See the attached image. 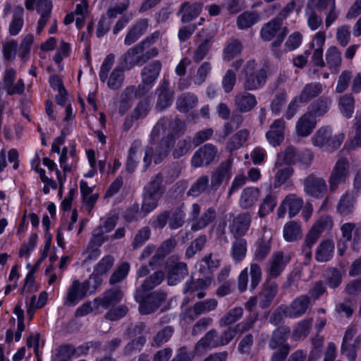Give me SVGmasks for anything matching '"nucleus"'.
<instances>
[{
	"label": "nucleus",
	"instance_id": "6e6552de",
	"mask_svg": "<svg viewBox=\"0 0 361 361\" xmlns=\"http://www.w3.org/2000/svg\"><path fill=\"white\" fill-rule=\"evenodd\" d=\"M161 69L159 61H154L141 70L142 84L139 85L141 94L148 92L157 80Z\"/></svg>",
	"mask_w": 361,
	"mask_h": 361
},
{
	"label": "nucleus",
	"instance_id": "a878e982",
	"mask_svg": "<svg viewBox=\"0 0 361 361\" xmlns=\"http://www.w3.org/2000/svg\"><path fill=\"white\" fill-rule=\"evenodd\" d=\"M233 163V159L228 158L225 161L221 163L217 169L212 173L211 178V187L213 190H217L226 178L230 177V170Z\"/></svg>",
	"mask_w": 361,
	"mask_h": 361
},
{
	"label": "nucleus",
	"instance_id": "79ce46f5",
	"mask_svg": "<svg viewBox=\"0 0 361 361\" xmlns=\"http://www.w3.org/2000/svg\"><path fill=\"white\" fill-rule=\"evenodd\" d=\"M216 217V212L214 208L209 207L207 209L191 226L192 231H198L206 228L209 224L213 222Z\"/></svg>",
	"mask_w": 361,
	"mask_h": 361
},
{
	"label": "nucleus",
	"instance_id": "de8ad7c7",
	"mask_svg": "<svg viewBox=\"0 0 361 361\" xmlns=\"http://www.w3.org/2000/svg\"><path fill=\"white\" fill-rule=\"evenodd\" d=\"M249 135V131L246 129L238 131L228 141L226 147V149L228 152H232L239 149L247 141Z\"/></svg>",
	"mask_w": 361,
	"mask_h": 361
},
{
	"label": "nucleus",
	"instance_id": "864d4df0",
	"mask_svg": "<svg viewBox=\"0 0 361 361\" xmlns=\"http://www.w3.org/2000/svg\"><path fill=\"white\" fill-rule=\"evenodd\" d=\"M258 13L252 11H245L237 18V25L240 30L247 29L258 22Z\"/></svg>",
	"mask_w": 361,
	"mask_h": 361
},
{
	"label": "nucleus",
	"instance_id": "58836bf2",
	"mask_svg": "<svg viewBox=\"0 0 361 361\" xmlns=\"http://www.w3.org/2000/svg\"><path fill=\"white\" fill-rule=\"evenodd\" d=\"M326 64L334 73H338L341 66L342 58L339 49L336 46L328 48L325 55Z\"/></svg>",
	"mask_w": 361,
	"mask_h": 361
},
{
	"label": "nucleus",
	"instance_id": "393cba45",
	"mask_svg": "<svg viewBox=\"0 0 361 361\" xmlns=\"http://www.w3.org/2000/svg\"><path fill=\"white\" fill-rule=\"evenodd\" d=\"M317 125V119L306 111L298 120L295 125L296 133L300 137L309 136Z\"/></svg>",
	"mask_w": 361,
	"mask_h": 361
},
{
	"label": "nucleus",
	"instance_id": "603ef678",
	"mask_svg": "<svg viewBox=\"0 0 361 361\" xmlns=\"http://www.w3.org/2000/svg\"><path fill=\"white\" fill-rule=\"evenodd\" d=\"M361 345V338L357 336L353 341L341 344V352L349 361H355L357 357V350Z\"/></svg>",
	"mask_w": 361,
	"mask_h": 361
},
{
	"label": "nucleus",
	"instance_id": "412c9836",
	"mask_svg": "<svg viewBox=\"0 0 361 361\" xmlns=\"http://www.w3.org/2000/svg\"><path fill=\"white\" fill-rule=\"evenodd\" d=\"M176 137L172 133H167L161 139L154 154L155 164L161 162L174 147Z\"/></svg>",
	"mask_w": 361,
	"mask_h": 361
},
{
	"label": "nucleus",
	"instance_id": "c9c22d12",
	"mask_svg": "<svg viewBox=\"0 0 361 361\" xmlns=\"http://www.w3.org/2000/svg\"><path fill=\"white\" fill-rule=\"evenodd\" d=\"M247 243L245 238H235L231 248V256L235 264L241 262L246 256Z\"/></svg>",
	"mask_w": 361,
	"mask_h": 361
},
{
	"label": "nucleus",
	"instance_id": "7c9ffc66",
	"mask_svg": "<svg viewBox=\"0 0 361 361\" xmlns=\"http://www.w3.org/2000/svg\"><path fill=\"white\" fill-rule=\"evenodd\" d=\"M323 90V85L320 82H312L305 85L298 95L301 104H307L316 98L322 93Z\"/></svg>",
	"mask_w": 361,
	"mask_h": 361
},
{
	"label": "nucleus",
	"instance_id": "680f3d73",
	"mask_svg": "<svg viewBox=\"0 0 361 361\" xmlns=\"http://www.w3.org/2000/svg\"><path fill=\"white\" fill-rule=\"evenodd\" d=\"M324 279L327 286L330 288L334 289L341 285L343 279V275L337 269L330 268L326 271Z\"/></svg>",
	"mask_w": 361,
	"mask_h": 361
},
{
	"label": "nucleus",
	"instance_id": "ddd939ff",
	"mask_svg": "<svg viewBox=\"0 0 361 361\" xmlns=\"http://www.w3.org/2000/svg\"><path fill=\"white\" fill-rule=\"evenodd\" d=\"M166 293L162 290L154 291L148 295L140 303L139 312L142 314L154 312L166 299Z\"/></svg>",
	"mask_w": 361,
	"mask_h": 361
},
{
	"label": "nucleus",
	"instance_id": "5701e85b",
	"mask_svg": "<svg viewBox=\"0 0 361 361\" xmlns=\"http://www.w3.org/2000/svg\"><path fill=\"white\" fill-rule=\"evenodd\" d=\"M234 103L240 113H247L252 110L257 104L256 97L247 92H240L235 94Z\"/></svg>",
	"mask_w": 361,
	"mask_h": 361
},
{
	"label": "nucleus",
	"instance_id": "6e6d98bb",
	"mask_svg": "<svg viewBox=\"0 0 361 361\" xmlns=\"http://www.w3.org/2000/svg\"><path fill=\"white\" fill-rule=\"evenodd\" d=\"M162 173H159L152 178L148 184L145 187L144 192L162 197L164 192V188L162 187Z\"/></svg>",
	"mask_w": 361,
	"mask_h": 361
},
{
	"label": "nucleus",
	"instance_id": "c756f323",
	"mask_svg": "<svg viewBox=\"0 0 361 361\" xmlns=\"http://www.w3.org/2000/svg\"><path fill=\"white\" fill-rule=\"evenodd\" d=\"M260 195V190L257 187H247L244 188L239 199V206L244 209L253 207L257 202Z\"/></svg>",
	"mask_w": 361,
	"mask_h": 361
},
{
	"label": "nucleus",
	"instance_id": "8fccbe9b",
	"mask_svg": "<svg viewBox=\"0 0 361 361\" xmlns=\"http://www.w3.org/2000/svg\"><path fill=\"white\" fill-rule=\"evenodd\" d=\"M305 16L308 27L312 31L317 30L322 25V18L316 12L314 7L307 4L305 9Z\"/></svg>",
	"mask_w": 361,
	"mask_h": 361
},
{
	"label": "nucleus",
	"instance_id": "4c0bfd02",
	"mask_svg": "<svg viewBox=\"0 0 361 361\" xmlns=\"http://www.w3.org/2000/svg\"><path fill=\"white\" fill-rule=\"evenodd\" d=\"M334 252V243L331 240L322 241L317 247L315 259L319 262L330 260Z\"/></svg>",
	"mask_w": 361,
	"mask_h": 361
},
{
	"label": "nucleus",
	"instance_id": "3c124183",
	"mask_svg": "<svg viewBox=\"0 0 361 361\" xmlns=\"http://www.w3.org/2000/svg\"><path fill=\"white\" fill-rule=\"evenodd\" d=\"M161 196L143 192V200L140 208V212L145 216L152 212L158 206V202Z\"/></svg>",
	"mask_w": 361,
	"mask_h": 361
},
{
	"label": "nucleus",
	"instance_id": "bb28decb",
	"mask_svg": "<svg viewBox=\"0 0 361 361\" xmlns=\"http://www.w3.org/2000/svg\"><path fill=\"white\" fill-rule=\"evenodd\" d=\"M176 240L174 238H169L164 240L157 248L155 254L149 261V265L156 267L161 264L164 258L170 254L176 246Z\"/></svg>",
	"mask_w": 361,
	"mask_h": 361
},
{
	"label": "nucleus",
	"instance_id": "4d7b16f0",
	"mask_svg": "<svg viewBox=\"0 0 361 361\" xmlns=\"http://www.w3.org/2000/svg\"><path fill=\"white\" fill-rule=\"evenodd\" d=\"M298 153L295 148L292 146H288L283 152L278 155L275 166H281L283 163L286 164H293L297 161Z\"/></svg>",
	"mask_w": 361,
	"mask_h": 361
},
{
	"label": "nucleus",
	"instance_id": "e2e57ef3",
	"mask_svg": "<svg viewBox=\"0 0 361 361\" xmlns=\"http://www.w3.org/2000/svg\"><path fill=\"white\" fill-rule=\"evenodd\" d=\"M212 69V63L209 61H204L198 67L196 74L194 76V83L197 85H202L209 77Z\"/></svg>",
	"mask_w": 361,
	"mask_h": 361
},
{
	"label": "nucleus",
	"instance_id": "4468645a",
	"mask_svg": "<svg viewBox=\"0 0 361 361\" xmlns=\"http://www.w3.org/2000/svg\"><path fill=\"white\" fill-rule=\"evenodd\" d=\"M304 189L312 197L322 198L327 191V185L323 178L310 175L304 180Z\"/></svg>",
	"mask_w": 361,
	"mask_h": 361
},
{
	"label": "nucleus",
	"instance_id": "2eb2a0df",
	"mask_svg": "<svg viewBox=\"0 0 361 361\" xmlns=\"http://www.w3.org/2000/svg\"><path fill=\"white\" fill-rule=\"evenodd\" d=\"M286 122L283 118L275 119L266 133L268 142L273 147L280 145L285 137Z\"/></svg>",
	"mask_w": 361,
	"mask_h": 361
},
{
	"label": "nucleus",
	"instance_id": "09e8293b",
	"mask_svg": "<svg viewBox=\"0 0 361 361\" xmlns=\"http://www.w3.org/2000/svg\"><path fill=\"white\" fill-rule=\"evenodd\" d=\"M115 259L112 255H108L103 257L94 267L93 274L96 276H102L108 274L112 269Z\"/></svg>",
	"mask_w": 361,
	"mask_h": 361
},
{
	"label": "nucleus",
	"instance_id": "ea45409f",
	"mask_svg": "<svg viewBox=\"0 0 361 361\" xmlns=\"http://www.w3.org/2000/svg\"><path fill=\"white\" fill-rule=\"evenodd\" d=\"M283 236L287 242H294L302 236L301 225L295 221L287 222L283 229Z\"/></svg>",
	"mask_w": 361,
	"mask_h": 361
},
{
	"label": "nucleus",
	"instance_id": "bf43d9fd",
	"mask_svg": "<svg viewBox=\"0 0 361 361\" xmlns=\"http://www.w3.org/2000/svg\"><path fill=\"white\" fill-rule=\"evenodd\" d=\"M212 45V39L202 40L194 50L192 60L195 63L202 61L209 53Z\"/></svg>",
	"mask_w": 361,
	"mask_h": 361
},
{
	"label": "nucleus",
	"instance_id": "1a4fd4ad",
	"mask_svg": "<svg viewBox=\"0 0 361 361\" xmlns=\"http://www.w3.org/2000/svg\"><path fill=\"white\" fill-rule=\"evenodd\" d=\"M3 84L4 87L8 95L23 94L25 85L22 78L17 80V72L13 68H6L3 73Z\"/></svg>",
	"mask_w": 361,
	"mask_h": 361
},
{
	"label": "nucleus",
	"instance_id": "20e7f679",
	"mask_svg": "<svg viewBox=\"0 0 361 361\" xmlns=\"http://www.w3.org/2000/svg\"><path fill=\"white\" fill-rule=\"evenodd\" d=\"M344 139L345 135L343 133L333 135L329 127H322L316 131L311 140L315 147L331 152L341 145Z\"/></svg>",
	"mask_w": 361,
	"mask_h": 361
},
{
	"label": "nucleus",
	"instance_id": "f704fd0d",
	"mask_svg": "<svg viewBox=\"0 0 361 361\" xmlns=\"http://www.w3.org/2000/svg\"><path fill=\"white\" fill-rule=\"evenodd\" d=\"M143 154V150L141 147L139 141H134L132 144L128 152V160L126 162V170L129 173H133L139 163Z\"/></svg>",
	"mask_w": 361,
	"mask_h": 361
},
{
	"label": "nucleus",
	"instance_id": "f257e3e1",
	"mask_svg": "<svg viewBox=\"0 0 361 361\" xmlns=\"http://www.w3.org/2000/svg\"><path fill=\"white\" fill-rule=\"evenodd\" d=\"M243 75V88L247 91H254L262 88L267 80V69L259 66L254 59L248 60L242 70Z\"/></svg>",
	"mask_w": 361,
	"mask_h": 361
},
{
	"label": "nucleus",
	"instance_id": "f8f14e48",
	"mask_svg": "<svg viewBox=\"0 0 361 361\" xmlns=\"http://www.w3.org/2000/svg\"><path fill=\"white\" fill-rule=\"evenodd\" d=\"M157 103L155 108L162 111L171 106L173 102L174 92L170 88L169 81L164 79L156 89Z\"/></svg>",
	"mask_w": 361,
	"mask_h": 361
},
{
	"label": "nucleus",
	"instance_id": "423d86ee",
	"mask_svg": "<svg viewBox=\"0 0 361 361\" xmlns=\"http://www.w3.org/2000/svg\"><path fill=\"white\" fill-rule=\"evenodd\" d=\"M185 130V123L180 119L176 118L172 119L171 117L164 116L160 118L152 128L151 137L155 140L159 137L161 133L168 131V133H172L176 136H180Z\"/></svg>",
	"mask_w": 361,
	"mask_h": 361
},
{
	"label": "nucleus",
	"instance_id": "f3484780",
	"mask_svg": "<svg viewBox=\"0 0 361 361\" xmlns=\"http://www.w3.org/2000/svg\"><path fill=\"white\" fill-rule=\"evenodd\" d=\"M251 223V216L249 213H241L235 216L229 225V229L234 238H241L245 235Z\"/></svg>",
	"mask_w": 361,
	"mask_h": 361
},
{
	"label": "nucleus",
	"instance_id": "9d476101",
	"mask_svg": "<svg viewBox=\"0 0 361 361\" xmlns=\"http://www.w3.org/2000/svg\"><path fill=\"white\" fill-rule=\"evenodd\" d=\"M218 150L215 145L208 143L200 147L191 158V165L194 168L211 164L217 156Z\"/></svg>",
	"mask_w": 361,
	"mask_h": 361
},
{
	"label": "nucleus",
	"instance_id": "69168bd1",
	"mask_svg": "<svg viewBox=\"0 0 361 361\" xmlns=\"http://www.w3.org/2000/svg\"><path fill=\"white\" fill-rule=\"evenodd\" d=\"M164 279V273L157 271L147 277L142 283L141 288L144 291H149L159 286Z\"/></svg>",
	"mask_w": 361,
	"mask_h": 361
},
{
	"label": "nucleus",
	"instance_id": "473e14b6",
	"mask_svg": "<svg viewBox=\"0 0 361 361\" xmlns=\"http://www.w3.org/2000/svg\"><path fill=\"white\" fill-rule=\"evenodd\" d=\"M331 99L329 97H321L313 102L307 108V111L315 118L322 117L330 109Z\"/></svg>",
	"mask_w": 361,
	"mask_h": 361
},
{
	"label": "nucleus",
	"instance_id": "c85d7f7f",
	"mask_svg": "<svg viewBox=\"0 0 361 361\" xmlns=\"http://www.w3.org/2000/svg\"><path fill=\"white\" fill-rule=\"evenodd\" d=\"M148 26V19L142 18L138 20L126 34L124 39V44L127 46H130L135 43L146 32Z\"/></svg>",
	"mask_w": 361,
	"mask_h": 361
},
{
	"label": "nucleus",
	"instance_id": "a211bd4d",
	"mask_svg": "<svg viewBox=\"0 0 361 361\" xmlns=\"http://www.w3.org/2000/svg\"><path fill=\"white\" fill-rule=\"evenodd\" d=\"M278 292V286L276 282L266 281L258 294V302L262 309L269 307Z\"/></svg>",
	"mask_w": 361,
	"mask_h": 361
},
{
	"label": "nucleus",
	"instance_id": "cd10ccee",
	"mask_svg": "<svg viewBox=\"0 0 361 361\" xmlns=\"http://www.w3.org/2000/svg\"><path fill=\"white\" fill-rule=\"evenodd\" d=\"M357 202L356 197L351 192H345L341 195L336 206V212L341 216L351 215L355 210Z\"/></svg>",
	"mask_w": 361,
	"mask_h": 361
},
{
	"label": "nucleus",
	"instance_id": "7ed1b4c3",
	"mask_svg": "<svg viewBox=\"0 0 361 361\" xmlns=\"http://www.w3.org/2000/svg\"><path fill=\"white\" fill-rule=\"evenodd\" d=\"M115 56L113 54H108L104 59L100 68L99 76L102 82L107 80V86L111 90L119 89L124 82V71L123 66H116L110 73L108 78V74L114 63Z\"/></svg>",
	"mask_w": 361,
	"mask_h": 361
},
{
	"label": "nucleus",
	"instance_id": "5fc2aeb1",
	"mask_svg": "<svg viewBox=\"0 0 361 361\" xmlns=\"http://www.w3.org/2000/svg\"><path fill=\"white\" fill-rule=\"evenodd\" d=\"M243 315V310L240 307H235L228 310L219 321L221 327L226 326L238 321Z\"/></svg>",
	"mask_w": 361,
	"mask_h": 361
},
{
	"label": "nucleus",
	"instance_id": "0eeeda50",
	"mask_svg": "<svg viewBox=\"0 0 361 361\" xmlns=\"http://www.w3.org/2000/svg\"><path fill=\"white\" fill-rule=\"evenodd\" d=\"M90 281L89 280L83 282L74 280L67 290L64 304L70 306L76 305L87 295V293L92 294L94 291L90 290Z\"/></svg>",
	"mask_w": 361,
	"mask_h": 361
},
{
	"label": "nucleus",
	"instance_id": "6ab92c4d",
	"mask_svg": "<svg viewBox=\"0 0 361 361\" xmlns=\"http://www.w3.org/2000/svg\"><path fill=\"white\" fill-rule=\"evenodd\" d=\"M219 346L221 345L219 341L217 331L215 329H212L207 332L205 335L195 344L194 353L197 355H202L207 350Z\"/></svg>",
	"mask_w": 361,
	"mask_h": 361
},
{
	"label": "nucleus",
	"instance_id": "dca6fc26",
	"mask_svg": "<svg viewBox=\"0 0 361 361\" xmlns=\"http://www.w3.org/2000/svg\"><path fill=\"white\" fill-rule=\"evenodd\" d=\"M90 346H92V343H88L86 345H80L77 348L70 344L62 345L56 349L55 359L70 361L73 357L87 354Z\"/></svg>",
	"mask_w": 361,
	"mask_h": 361
},
{
	"label": "nucleus",
	"instance_id": "39448f33",
	"mask_svg": "<svg viewBox=\"0 0 361 361\" xmlns=\"http://www.w3.org/2000/svg\"><path fill=\"white\" fill-rule=\"evenodd\" d=\"M350 164L348 158L340 157L333 166L328 183L331 192H335L340 185L345 184L349 178Z\"/></svg>",
	"mask_w": 361,
	"mask_h": 361
},
{
	"label": "nucleus",
	"instance_id": "49530a36",
	"mask_svg": "<svg viewBox=\"0 0 361 361\" xmlns=\"http://www.w3.org/2000/svg\"><path fill=\"white\" fill-rule=\"evenodd\" d=\"M271 248V236L264 235L257 242V246L255 251V259L257 261H263L269 254Z\"/></svg>",
	"mask_w": 361,
	"mask_h": 361
},
{
	"label": "nucleus",
	"instance_id": "2f4dec72",
	"mask_svg": "<svg viewBox=\"0 0 361 361\" xmlns=\"http://www.w3.org/2000/svg\"><path fill=\"white\" fill-rule=\"evenodd\" d=\"M188 273L187 264L185 262H179L171 265L167 276L169 285H176L184 279Z\"/></svg>",
	"mask_w": 361,
	"mask_h": 361
},
{
	"label": "nucleus",
	"instance_id": "a19ab883",
	"mask_svg": "<svg viewBox=\"0 0 361 361\" xmlns=\"http://www.w3.org/2000/svg\"><path fill=\"white\" fill-rule=\"evenodd\" d=\"M282 23L276 18L265 23L260 30V35L264 41H270L281 31Z\"/></svg>",
	"mask_w": 361,
	"mask_h": 361
},
{
	"label": "nucleus",
	"instance_id": "13d9d810",
	"mask_svg": "<svg viewBox=\"0 0 361 361\" xmlns=\"http://www.w3.org/2000/svg\"><path fill=\"white\" fill-rule=\"evenodd\" d=\"M277 204V197L273 193H269L263 199L258 211V215L264 217L273 212Z\"/></svg>",
	"mask_w": 361,
	"mask_h": 361
},
{
	"label": "nucleus",
	"instance_id": "aec40b11",
	"mask_svg": "<svg viewBox=\"0 0 361 361\" xmlns=\"http://www.w3.org/2000/svg\"><path fill=\"white\" fill-rule=\"evenodd\" d=\"M202 5L200 3L185 1L180 6L177 15L180 16L183 23H190L195 19L202 12Z\"/></svg>",
	"mask_w": 361,
	"mask_h": 361
},
{
	"label": "nucleus",
	"instance_id": "e433bc0d",
	"mask_svg": "<svg viewBox=\"0 0 361 361\" xmlns=\"http://www.w3.org/2000/svg\"><path fill=\"white\" fill-rule=\"evenodd\" d=\"M198 102L197 95L191 92L181 94L176 100V106L178 111L183 113L188 112L195 108Z\"/></svg>",
	"mask_w": 361,
	"mask_h": 361
},
{
	"label": "nucleus",
	"instance_id": "72a5a7b5",
	"mask_svg": "<svg viewBox=\"0 0 361 361\" xmlns=\"http://www.w3.org/2000/svg\"><path fill=\"white\" fill-rule=\"evenodd\" d=\"M123 298V293L119 288H112L106 291L103 298H97L94 302L97 306L105 308L119 302Z\"/></svg>",
	"mask_w": 361,
	"mask_h": 361
},
{
	"label": "nucleus",
	"instance_id": "9b49d317",
	"mask_svg": "<svg viewBox=\"0 0 361 361\" xmlns=\"http://www.w3.org/2000/svg\"><path fill=\"white\" fill-rule=\"evenodd\" d=\"M290 260V256L282 251L273 252L267 263L266 272L270 279L278 277Z\"/></svg>",
	"mask_w": 361,
	"mask_h": 361
},
{
	"label": "nucleus",
	"instance_id": "37998d69",
	"mask_svg": "<svg viewBox=\"0 0 361 361\" xmlns=\"http://www.w3.org/2000/svg\"><path fill=\"white\" fill-rule=\"evenodd\" d=\"M25 6L29 11L34 10L35 6L39 15H51L53 5L51 0H25Z\"/></svg>",
	"mask_w": 361,
	"mask_h": 361
},
{
	"label": "nucleus",
	"instance_id": "a18cd8bd",
	"mask_svg": "<svg viewBox=\"0 0 361 361\" xmlns=\"http://www.w3.org/2000/svg\"><path fill=\"white\" fill-rule=\"evenodd\" d=\"M24 9L21 6H16L13 9L12 20L9 25V33L11 35H17L21 30L23 24Z\"/></svg>",
	"mask_w": 361,
	"mask_h": 361
},
{
	"label": "nucleus",
	"instance_id": "b1692460",
	"mask_svg": "<svg viewBox=\"0 0 361 361\" xmlns=\"http://www.w3.org/2000/svg\"><path fill=\"white\" fill-rule=\"evenodd\" d=\"M310 304L309 296L302 295L296 298L289 305H286L288 317L298 318L303 315Z\"/></svg>",
	"mask_w": 361,
	"mask_h": 361
},
{
	"label": "nucleus",
	"instance_id": "052dcab7",
	"mask_svg": "<svg viewBox=\"0 0 361 361\" xmlns=\"http://www.w3.org/2000/svg\"><path fill=\"white\" fill-rule=\"evenodd\" d=\"M284 200L285 203L287 204V207H288L289 216L290 218L295 216L303 205L302 198L295 194H289Z\"/></svg>",
	"mask_w": 361,
	"mask_h": 361
},
{
	"label": "nucleus",
	"instance_id": "0e129e2a",
	"mask_svg": "<svg viewBox=\"0 0 361 361\" xmlns=\"http://www.w3.org/2000/svg\"><path fill=\"white\" fill-rule=\"evenodd\" d=\"M355 305L350 300H345L335 306V312L341 317L350 318L354 313Z\"/></svg>",
	"mask_w": 361,
	"mask_h": 361
},
{
	"label": "nucleus",
	"instance_id": "774afa93",
	"mask_svg": "<svg viewBox=\"0 0 361 361\" xmlns=\"http://www.w3.org/2000/svg\"><path fill=\"white\" fill-rule=\"evenodd\" d=\"M312 322V319H304L300 321L293 330V339L296 341L305 338L310 332Z\"/></svg>",
	"mask_w": 361,
	"mask_h": 361
},
{
	"label": "nucleus",
	"instance_id": "f03ea898",
	"mask_svg": "<svg viewBox=\"0 0 361 361\" xmlns=\"http://www.w3.org/2000/svg\"><path fill=\"white\" fill-rule=\"evenodd\" d=\"M144 51L138 43L128 49L119 59L121 66L126 70H130L135 66H142L159 54L157 47H152L146 51Z\"/></svg>",
	"mask_w": 361,
	"mask_h": 361
},
{
	"label": "nucleus",
	"instance_id": "338daca9",
	"mask_svg": "<svg viewBox=\"0 0 361 361\" xmlns=\"http://www.w3.org/2000/svg\"><path fill=\"white\" fill-rule=\"evenodd\" d=\"M33 42L34 36L32 34L26 35L22 39L18 49V54L23 61L27 59Z\"/></svg>",
	"mask_w": 361,
	"mask_h": 361
},
{
	"label": "nucleus",
	"instance_id": "4be33fe9",
	"mask_svg": "<svg viewBox=\"0 0 361 361\" xmlns=\"http://www.w3.org/2000/svg\"><path fill=\"white\" fill-rule=\"evenodd\" d=\"M290 329L288 326H281L274 329L268 341L271 350H275L285 346H290L287 343Z\"/></svg>",
	"mask_w": 361,
	"mask_h": 361
},
{
	"label": "nucleus",
	"instance_id": "c03bdc74",
	"mask_svg": "<svg viewBox=\"0 0 361 361\" xmlns=\"http://www.w3.org/2000/svg\"><path fill=\"white\" fill-rule=\"evenodd\" d=\"M355 101L351 94H345L341 96L338 101V109L341 114L346 118L353 116L355 110Z\"/></svg>",
	"mask_w": 361,
	"mask_h": 361
}]
</instances>
